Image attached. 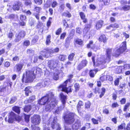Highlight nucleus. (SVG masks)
Returning a JSON list of instances; mask_svg holds the SVG:
<instances>
[{"instance_id":"obj_1","label":"nucleus","mask_w":130,"mask_h":130,"mask_svg":"<svg viewBox=\"0 0 130 130\" xmlns=\"http://www.w3.org/2000/svg\"><path fill=\"white\" fill-rule=\"evenodd\" d=\"M38 103L41 105L46 103L44 110L46 111L50 112L57 105V101L54 96L53 93L51 92L39 101Z\"/></svg>"},{"instance_id":"obj_2","label":"nucleus","mask_w":130,"mask_h":130,"mask_svg":"<svg viewBox=\"0 0 130 130\" xmlns=\"http://www.w3.org/2000/svg\"><path fill=\"white\" fill-rule=\"evenodd\" d=\"M111 50V49L108 48L107 49L106 53V56L104 57H102L100 58H98L95 62L94 61V57H92V59L94 65L96 66L102 65V68L105 67L104 64L106 62H109L110 61Z\"/></svg>"},{"instance_id":"obj_3","label":"nucleus","mask_w":130,"mask_h":130,"mask_svg":"<svg viewBox=\"0 0 130 130\" xmlns=\"http://www.w3.org/2000/svg\"><path fill=\"white\" fill-rule=\"evenodd\" d=\"M35 77L33 72L27 70L26 71L25 73L23 74L22 81L25 83L31 82L33 81Z\"/></svg>"},{"instance_id":"obj_4","label":"nucleus","mask_w":130,"mask_h":130,"mask_svg":"<svg viewBox=\"0 0 130 130\" xmlns=\"http://www.w3.org/2000/svg\"><path fill=\"white\" fill-rule=\"evenodd\" d=\"M59 51V48L57 47L55 49L46 48L41 52L40 54L43 56H45L46 57H48L50 56V54L57 53Z\"/></svg>"},{"instance_id":"obj_5","label":"nucleus","mask_w":130,"mask_h":130,"mask_svg":"<svg viewBox=\"0 0 130 130\" xmlns=\"http://www.w3.org/2000/svg\"><path fill=\"white\" fill-rule=\"evenodd\" d=\"M75 115L73 113H67L63 116V118L66 123L68 124H71L74 121V118Z\"/></svg>"},{"instance_id":"obj_6","label":"nucleus","mask_w":130,"mask_h":130,"mask_svg":"<svg viewBox=\"0 0 130 130\" xmlns=\"http://www.w3.org/2000/svg\"><path fill=\"white\" fill-rule=\"evenodd\" d=\"M121 47L119 49L114 51L112 54L113 56L116 57H118L121 53L124 52L126 49V41L123 42L121 44Z\"/></svg>"},{"instance_id":"obj_7","label":"nucleus","mask_w":130,"mask_h":130,"mask_svg":"<svg viewBox=\"0 0 130 130\" xmlns=\"http://www.w3.org/2000/svg\"><path fill=\"white\" fill-rule=\"evenodd\" d=\"M56 121L57 119L56 117H54V118L51 117L47 121L48 124H51V127L53 129L56 127L57 128L56 130H61L60 125L56 122Z\"/></svg>"},{"instance_id":"obj_8","label":"nucleus","mask_w":130,"mask_h":130,"mask_svg":"<svg viewBox=\"0 0 130 130\" xmlns=\"http://www.w3.org/2000/svg\"><path fill=\"white\" fill-rule=\"evenodd\" d=\"M60 96L61 98V101L62 104L61 105L57 108L55 111V113L58 114L60 113V111L65 107V105L66 103V100L67 99V96L64 95L63 93H61L60 94Z\"/></svg>"},{"instance_id":"obj_9","label":"nucleus","mask_w":130,"mask_h":130,"mask_svg":"<svg viewBox=\"0 0 130 130\" xmlns=\"http://www.w3.org/2000/svg\"><path fill=\"white\" fill-rule=\"evenodd\" d=\"M69 80V79H67L62 84L60 85L59 87V89L67 93L71 92L72 91L71 87H69L68 88L66 87L67 84L68 82V81Z\"/></svg>"},{"instance_id":"obj_10","label":"nucleus","mask_w":130,"mask_h":130,"mask_svg":"<svg viewBox=\"0 0 130 130\" xmlns=\"http://www.w3.org/2000/svg\"><path fill=\"white\" fill-rule=\"evenodd\" d=\"M10 86L5 85H1L0 86V92L6 93V92H10V90L11 88V86L12 85V83H9Z\"/></svg>"},{"instance_id":"obj_11","label":"nucleus","mask_w":130,"mask_h":130,"mask_svg":"<svg viewBox=\"0 0 130 130\" xmlns=\"http://www.w3.org/2000/svg\"><path fill=\"white\" fill-rule=\"evenodd\" d=\"M59 63L57 60H51L48 61V65L51 69H54L56 68Z\"/></svg>"},{"instance_id":"obj_12","label":"nucleus","mask_w":130,"mask_h":130,"mask_svg":"<svg viewBox=\"0 0 130 130\" xmlns=\"http://www.w3.org/2000/svg\"><path fill=\"white\" fill-rule=\"evenodd\" d=\"M25 36V33L24 31H22L15 35V42H18L23 38Z\"/></svg>"},{"instance_id":"obj_13","label":"nucleus","mask_w":130,"mask_h":130,"mask_svg":"<svg viewBox=\"0 0 130 130\" xmlns=\"http://www.w3.org/2000/svg\"><path fill=\"white\" fill-rule=\"evenodd\" d=\"M40 121V117L38 115H34L32 118L31 122L34 125L38 124Z\"/></svg>"},{"instance_id":"obj_14","label":"nucleus","mask_w":130,"mask_h":130,"mask_svg":"<svg viewBox=\"0 0 130 130\" xmlns=\"http://www.w3.org/2000/svg\"><path fill=\"white\" fill-rule=\"evenodd\" d=\"M91 27L90 24H88L86 25L85 28L83 30V35L85 36H86L88 37L89 38L90 36L89 35V32H88Z\"/></svg>"},{"instance_id":"obj_15","label":"nucleus","mask_w":130,"mask_h":130,"mask_svg":"<svg viewBox=\"0 0 130 130\" xmlns=\"http://www.w3.org/2000/svg\"><path fill=\"white\" fill-rule=\"evenodd\" d=\"M24 65V64L22 63H19L17 64L14 67V71L17 72H20Z\"/></svg>"},{"instance_id":"obj_16","label":"nucleus","mask_w":130,"mask_h":130,"mask_svg":"<svg viewBox=\"0 0 130 130\" xmlns=\"http://www.w3.org/2000/svg\"><path fill=\"white\" fill-rule=\"evenodd\" d=\"M16 118L15 114L13 112H11L9 117L8 122L10 123H12L14 121Z\"/></svg>"},{"instance_id":"obj_17","label":"nucleus","mask_w":130,"mask_h":130,"mask_svg":"<svg viewBox=\"0 0 130 130\" xmlns=\"http://www.w3.org/2000/svg\"><path fill=\"white\" fill-rule=\"evenodd\" d=\"M81 126L80 121L78 120L76 121L75 123L73 125L72 127L73 130H77L79 129Z\"/></svg>"},{"instance_id":"obj_18","label":"nucleus","mask_w":130,"mask_h":130,"mask_svg":"<svg viewBox=\"0 0 130 130\" xmlns=\"http://www.w3.org/2000/svg\"><path fill=\"white\" fill-rule=\"evenodd\" d=\"M87 64V61L86 60H83L81 63L77 67V69L80 70L86 66Z\"/></svg>"},{"instance_id":"obj_19","label":"nucleus","mask_w":130,"mask_h":130,"mask_svg":"<svg viewBox=\"0 0 130 130\" xmlns=\"http://www.w3.org/2000/svg\"><path fill=\"white\" fill-rule=\"evenodd\" d=\"M22 5L21 2H15L13 5V9L14 10H18Z\"/></svg>"},{"instance_id":"obj_20","label":"nucleus","mask_w":130,"mask_h":130,"mask_svg":"<svg viewBox=\"0 0 130 130\" xmlns=\"http://www.w3.org/2000/svg\"><path fill=\"white\" fill-rule=\"evenodd\" d=\"M118 8L120 10H123L125 11H127L130 10V5H124L122 7L119 6L118 7Z\"/></svg>"},{"instance_id":"obj_21","label":"nucleus","mask_w":130,"mask_h":130,"mask_svg":"<svg viewBox=\"0 0 130 130\" xmlns=\"http://www.w3.org/2000/svg\"><path fill=\"white\" fill-rule=\"evenodd\" d=\"M103 24V21L102 20H100L98 21L96 24L95 27L97 29L100 28L102 27Z\"/></svg>"},{"instance_id":"obj_22","label":"nucleus","mask_w":130,"mask_h":130,"mask_svg":"<svg viewBox=\"0 0 130 130\" xmlns=\"http://www.w3.org/2000/svg\"><path fill=\"white\" fill-rule=\"evenodd\" d=\"M41 82L42 83V86L43 87L47 86L49 84V80L48 79H45L44 80H41Z\"/></svg>"},{"instance_id":"obj_23","label":"nucleus","mask_w":130,"mask_h":130,"mask_svg":"<svg viewBox=\"0 0 130 130\" xmlns=\"http://www.w3.org/2000/svg\"><path fill=\"white\" fill-rule=\"evenodd\" d=\"M107 39L104 35H101L99 37V40L100 41L103 42L104 43L106 42Z\"/></svg>"},{"instance_id":"obj_24","label":"nucleus","mask_w":130,"mask_h":130,"mask_svg":"<svg viewBox=\"0 0 130 130\" xmlns=\"http://www.w3.org/2000/svg\"><path fill=\"white\" fill-rule=\"evenodd\" d=\"M31 87L29 86H28L25 88V94L27 96H28L29 93L31 92Z\"/></svg>"},{"instance_id":"obj_25","label":"nucleus","mask_w":130,"mask_h":130,"mask_svg":"<svg viewBox=\"0 0 130 130\" xmlns=\"http://www.w3.org/2000/svg\"><path fill=\"white\" fill-rule=\"evenodd\" d=\"M35 99V96H32L29 98L28 100H26L24 101L25 103H31Z\"/></svg>"},{"instance_id":"obj_26","label":"nucleus","mask_w":130,"mask_h":130,"mask_svg":"<svg viewBox=\"0 0 130 130\" xmlns=\"http://www.w3.org/2000/svg\"><path fill=\"white\" fill-rule=\"evenodd\" d=\"M97 71L96 69L95 70H91L89 73L90 76L92 77H93Z\"/></svg>"},{"instance_id":"obj_27","label":"nucleus","mask_w":130,"mask_h":130,"mask_svg":"<svg viewBox=\"0 0 130 130\" xmlns=\"http://www.w3.org/2000/svg\"><path fill=\"white\" fill-rule=\"evenodd\" d=\"M80 15L81 18L83 20L84 23H86L87 22V19L85 18V14L83 12L80 13Z\"/></svg>"},{"instance_id":"obj_28","label":"nucleus","mask_w":130,"mask_h":130,"mask_svg":"<svg viewBox=\"0 0 130 130\" xmlns=\"http://www.w3.org/2000/svg\"><path fill=\"white\" fill-rule=\"evenodd\" d=\"M122 67L121 66H119L117 67L115 70V72L116 73H120L122 72Z\"/></svg>"},{"instance_id":"obj_29","label":"nucleus","mask_w":130,"mask_h":130,"mask_svg":"<svg viewBox=\"0 0 130 130\" xmlns=\"http://www.w3.org/2000/svg\"><path fill=\"white\" fill-rule=\"evenodd\" d=\"M93 41H90L89 43L88 44L87 47L88 48H91L93 49L95 45L93 44Z\"/></svg>"},{"instance_id":"obj_30","label":"nucleus","mask_w":130,"mask_h":130,"mask_svg":"<svg viewBox=\"0 0 130 130\" xmlns=\"http://www.w3.org/2000/svg\"><path fill=\"white\" fill-rule=\"evenodd\" d=\"M51 36L50 35H48L46 37V44L47 45H49L51 43Z\"/></svg>"},{"instance_id":"obj_31","label":"nucleus","mask_w":130,"mask_h":130,"mask_svg":"<svg viewBox=\"0 0 130 130\" xmlns=\"http://www.w3.org/2000/svg\"><path fill=\"white\" fill-rule=\"evenodd\" d=\"M13 110L17 113L19 114L20 112L19 107L15 106L13 108Z\"/></svg>"},{"instance_id":"obj_32","label":"nucleus","mask_w":130,"mask_h":130,"mask_svg":"<svg viewBox=\"0 0 130 130\" xmlns=\"http://www.w3.org/2000/svg\"><path fill=\"white\" fill-rule=\"evenodd\" d=\"M76 43L78 44L79 45H81L83 43V41L81 39H77L75 41Z\"/></svg>"},{"instance_id":"obj_33","label":"nucleus","mask_w":130,"mask_h":130,"mask_svg":"<svg viewBox=\"0 0 130 130\" xmlns=\"http://www.w3.org/2000/svg\"><path fill=\"white\" fill-rule=\"evenodd\" d=\"M31 107L30 105L26 106L24 108V111L25 112H28L31 109Z\"/></svg>"},{"instance_id":"obj_34","label":"nucleus","mask_w":130,"mask_h":130,"mask_svg":"<svg viewBox=\"0 0 130 130\" xmlns=\"http://www.w3.org/2000/svg\"><path fill=\"white\" fill-rule=\"evenodd\" d=\"M84 105L83 103L81 101H80L77 105V109L78 110L80 108L81 106H83Z\"/></svg>"},{"instance_id":"obj_35","label":"nucleus","mask_w":130,"mask_h":130,"mask_svg":"<svg viewBox=\"0 0 130 130\" xmlns=\"http://www.w3.org/2000/svg\"><path fill=\"white\" fill-rule=\"evenodd\" d=\"M66 56L64 55H60L59 57V59L60 60L64 61L66 59Z\"/></svg>"},{"instance_id":"obj_36","label":"nucleus","mask_w":130,"mask_h":130,"mask_svg":"<svg viewBox=\"0 0 130 130\" xmlns=\"http://www.w3.org/2000/svg\"><path fill=\"white\" fill-rule=\"evenodd\" d=\"M17 98L15 97H12L11 98L9 103L10 104L14 103L17 100Z\"/></svg>"},{"instance_id":"obj_37","label":"nucleus","mask_w":130,"mask_h":130,"mask_svg":"<svg viewBox=\"0 0 130 130\" xmlns=\"http://www.w3.org/2000/svg\"><path fill=\"white\" fill-rule=\"evenodd\" d=\"M24 4L27 6H30L32 4V2L30 0H25L24 3Z\"/></svg>"},{"instance_id":"obj_38","label":"nucleus","mask_w":130,"mask_h":130,"mask_svg":"<svg viewBox=\"0 0 130 130\" xmlns=\"http://www.w3.org/2000/svg\"><path fill=\"white\" fill-rule=\"evenodd\" d=\"M76 33L79 35H81L82 34V30L80 27H77L76 28Z\"/></svg>"},{"instance_id":"obj_39","label":"nucleus","mask_w":130,"mask_h":130,"mask_svg":"<svg viewBox=\"0 0 130 130\" xmlns=\"http://www.w3.org/2000/svg\"><path fill=\"white\" fill-rule=\"evenodd\" d=\"M105 92V89L104 88H103L102 89V91L101 92V93L100 95V98H102Z\"/></svg>"},{"instance_id":"obj_40","label":"nucleus","mask_w":130,"mask_h":130,"mask_svg":"<svg viewBox=\"0 0 130 130\" xmlns=\"http://www.w3.org/2000/svg\"><path fill=\"white\" fill-rule=\"evenodd\" d=\"M130 105V103H127L125 105L123 110L124 111H127V109L129 107Z\"/></svg>"},{"instance_id":"obj_41","label":"nucleus","mask_w":130,"mask_h":130,"mask_svg":"<svg viewBox=\"0 0 130 130\" xmlns=\"http://www.w3.org/2000/svg\"><path fill=\"white\" fill-rule=\"evenodd\" d=\"M62 15L69 18L71 17V15L69 12H64L63 13Z\"/></svg>"},{"instance_id":"obj_42","label":"nucleus","mask_w":130,"mask_h":130,"mask_svg":"<svg viewBox=\"0 0 130 130\" xmlns=\"http://www.w3.org/2000/svg\"><path fill=\"white\" fill-rule=\"evenodd\" d=\"M31 130H40V128L38 126L32 125H31Z\"/></svg>"},{"instance_id":"obj_43","label":"nucleus","mask_w":130,"mask_h":130,"mask_svg":"<svg viewBox=\"0 0 130 130\" xmlns=\"http://www.w3.org/2000/svg\"><path fill=\"white\" fill-rule=\"evenodd\" d=\"M125 123L122 124L118 126V130L122 129L124 128H125Z\"/></svg>"},{"instance_id":"obj_44","label":"nucleus","mask_w":130,"mask_h":130,"mask_svg":"<svg viewBox=\"0 0 130 130\" xmlns=\"http://www.w3.org/2000/svg\"><path fill=\"white\" fill-rule=\"evenodd\" d=\"M35 22V21L34 20L32 19L30 20H29V25L31 26H32L34 25V24Z\"/></svg>"},{"instance_id":"obj_45","label":"nucleus","mask_w":130,"mask_h":130,"mask_svg":"<svg viewBox=\"0 0 130 130\" xmlns=\"http://www.w3.org/2000/svg\"><path fill=\"white\" fill-rule=\"evenodd\" d=\"M120 79H121V78H117L115 80L114 84L115 86H118L119 85Z\"/></svg>"},{"instance_id":"obj_46","label":"nucleus","mask_w":130,"mask_h":130,"mask_svg":"<svg viewBox=\"0 0 130 130\" xmlns=\"http://www.w3.org/2000/svg\"><path fill=\"white\" fill-rule=\"evenodd\" d=\"M75 54L73 53L71 54L68 56L69 59L70 60H72L73 59Z\"/></svg>"},{"instance_id":"obj_47","label":"nucleus","mask_w":130,"mask_h":130,"mask_svg":"<svg viewBox=\"0 0 130 130\" xmlns=\"http://www.w3.org/2000/svg\"><path fill=\"white\" fill-rule=\"evenodd\" d=\"M23 12L25 13L27 15H29L31 14V12L29 10H23Z\"/></svg>"},{"instance_id":"obj_48","label":"nucleus","mask_w":130,"mask_h":130,"mask_svg":"<svg viewBox=\"0 0 130 130\" xmlns=\"http://www.w3.org/2000/svg\"><path fill=\"white\" fill-rule=\"evenodd\" d=\"M30 42L28 40H26L24 42V45L26 46H28L30 45Z\"/></svg>"},{"instance_id":"obj_49","label":"nucleus","mask_w":130,"mask_h":130,"mask_svg":"<svg viewBox=\"0 0 130 130\" xmlns=\"http://www.w3.org/2000/svg\"><path fill=\"white\" fill-rule=\"evenodd\" d=\"M106 77V80H108L110 81H112L113 80V78L112 77L109 75H107Z\"/></svg>"},{"instance_id":"obj_50","label":"nucleus","mask_w":130,"mask_h":130,"mask_svg":"<svg viewBox=\"0 0 130 130\" xmlns=\"http://www.w3.org/2000/svg\"><path fill=\"white\" fill-rule=\"evenodd\" d=\"M41 9V8L38 7H36L35 8L34 11L38 12V13H39Z\"/></svg>"},{"instance_id":"obj_51","label":"nucleus","mask_w":130,"mask_h":130,"mask_svg":"<svg viewBox=\"0 0 130 130\" xmlns=\"http://www.w3.org/2000/svg\"><path fill=\"white\" fill-rule=\"evenodd\" d=\"M90 103L89 102H87L85 104V108H90Z\"/></svg>"},{"instance_id":"obj_52","label":"nucleus","mask_w":130,"mask_h":130,"mask_svg":"<svg viewBox=\"0 0 130 130\" xmlns=\"http://www.w3.org/2000/svg\"><path fill=\"white\" fill-rule=\"evenodd\" d=\"M53 79L56 80H57L59 78V76L58 74L54 73L53 77Z\"/></svg>"},{"instance_id":"obj_53","label":"nucleus","mask_w":130,"mask_h":130,"mask_svg":"<svg viewBox=\"0 0 130 130\" xmlns=\"http://www.w3.org/2000/svg\"><path fill=\"white\" fill-rule=\"evenodd\" d=\"M74 87L75 89V90L77 91L78 90L79 88V85L78 83H76L75 84Z\"/></svg>"},{"instance_id":"obj_54","label":"nucleus","mask_w":130,"mask_h":130,"mask_svg":"<svg viewBox=\"0 0 130 130\" xmlns=\"http://www.w3.org/2000/svg\"><path fill=\"white\" fill-rule=\"evenodd\" d=\"M35 3L37 4L41 5L42 2V0H34Z\"/></svg>"},{"instance_id":"obj_55","label":"nucleus","mask_w":130,"mask_h":130,"mask_svg":"<svg viewBox=\"0 0 130 130\" xmlns=\"http://www.w3.org/2000/svg\"><path fill=\"white\" fill-rule=\"evenodd\" d=\"M100 49V45L96 46V45H94V46L93 48V50L95 51L97 50H99Z\"/></svg>"},{"instance_id":"obj_56","label":"nucleus","mask_w":130,"mask_h":130,"mask_svg":"<svg viewBox=\"0 0 130 130\" xmlns=\"http://www.w3.org/2000/svg\"><path fill=\"white\" fill-rule=\"evenodd\" d=\"M29 117L30 116L29 115H26L25 116V120L26 122L27 123L29 121Z\"/></svg>"},{"instance_id":"obj_57","label":"nucleus","mask_w":130,"mask_h":130,"mask_svg":"<svg viewBox=\"0 0 130 130\" xmlns=\"http://www.w3.org/2000/svg\"><path fill=\"white\" fill-rule=\"evenodd\" d=\"M58 3H57V2L55 1H53L52 4V6L53 8L55 7L56 6L58 5Z\"/></svg>"},{"instance_id":"obj_58","label":"nucleus","mask_w":130,"mask_h":130,"mask_svg":"<svg viewBox=\"0 0 130 130\" xmlns=\"http://www.w3.org/2000/svg\"><path fill=\"white\" fill-rule=\"evenodd\" d=\"M42 69L39 68H37L36 69V74H40V73L42 72Z\"/></svg>"},{"instance_id":"obj_59","label":"nucleus","mask_w":130,"mask_h":130,"mask_svg":"<svg viewBox=\"0 0 130 130\" xmlns=\"http://www.w3.org/2000/svg\"><path fill=\"white\" fill-rule=\"evenodd\" d=\"M119 105L116 102L113 103L111 106V107L112 108H114L118 107Z\"/></svg>"},{"instance_id":"obj_60","label":"nucleus","mask_w":130,"mask_h":130,"mask_svg":"<svg viewBox=\"0 0 130 130\" xmlns=\"http://www.w3.org/2000/svg\"><path fill=\"white\" fill-rule=\"evenodd\" d=\"M42 83L40 81L36 85V86L37 87H38L39 88L43 87L42 86Z\"/></svg>"},{"instance_id":"obj_61","label":"nucleus","mask_w":130,"mask_h":130,"mask_svg":"<svg viewBox=\"0 0 130 130\" xmlns=\"http://www.w3.org/2000/svg\"><path fill=\"white\" fill-rule=\"evenodd\" d=\"M63 26L65 27H68V24L65 20H64L63 21Z\"/></svg>"},{"instance_id":"obj_62","label":"nucleus","mask_w":130,"mask_h":130,"mask_svg":"<svg viewBox=\"0 0 130 130\" xmlns=\"http://www.w3.org/2000/svg\"><path fill=\"white\" fill-rule=\"evenodd\" d=\"M100 80L102 82H104L106 80V77L105 76H103L100 77Z\"/></svg>"},{"instance_id":"obj_63","label":"nucleus","mask_w":130,"mask_h":130,"mask_svg":"<svg viewBox=\"0 0 130 130\" xmlns=\"http://www.w3.org/2000/svg\"><path fill=\"white\" fill-rule=\"evenodd\" d=\"M52 18L50 17L49 18V20L48 21L47 23V26L48 27L50 25L51 23V21L52 20Z\"/></svg>"},{"instance_id":"obj_64","label":"nucleus","mask_w":130,"mask_h":130,"mask_svg":"<svg viewBox=\"0 0 130 130\" xmlns=\"http://www.w3.org/2000/svg\"><path fill=\"white\" fill-rule=\"evenodd\" d=\"M124 130H130V123H128L126 127L124 128Z\"/></svg>"}]
</instances>
